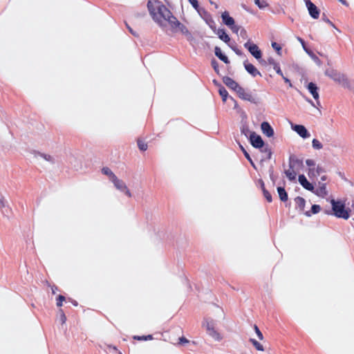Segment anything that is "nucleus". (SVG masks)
<instances>
[{
	"label": "nucleus",
	"mask_w": 354,
	"mask_h": 354,
	"mask_svg": "<svg viewBox=\"0 0 354 354\" xmlns=\"http://www.w3.org/2000/svg\"><path fill=\"white\" fill-rule=\"evenodd\" d=\"M254 3L260 8L264 9L268 6V3L266 0H254Z\"/></svg>",
	"instance_id": "26"
},
{
	"label": "nucleus",
	"mask_w": 354,
	"mask_h": 354,
	"mask_svg": "<svg viewBox=\"0 0 354 354\" xmlns=\"http://www.w3.org/2000/svg\"><path fill=\"white\" fill-rule=\"evenodd\" d=\"M308 89L315 99L317 100L319 98L318 88L315 84L309 83L308 84Z\"/></svg>",
	"instance_id": "18"
},
{
	"label": "nucleus",
	"mask_w": 354,
	"mask_h": 354,
	"mask_svg": "<svg viewBox=\"0 0 354 354\" xmlns=\"http://www.w3.org/2000/svg\"><path fill=\"white\" fill-rule=\"evenodd\" d=\"M286 175L288 179L293 180L296 179V174L292 169H288L286 171Z\"/></svg>",
	"instance_id": "28"
},
{
	"label": "nucleus",
	"mask_w": 354,
	"mask_h": 354,
	"mask_svg": "<svg viewBox=\"0 0 354 354\" xmlns=\"http://www.w3.org/2000/svg\"><path fill=\"white\" fill-rule=\"evenodd\" d=\"M245 155L247 157V158L250 159L249 156H248V154L246 152H245Z\"/></svg>",
	"instance_id": "42"
},
{
	"label": "nucleus",
	"mask_w": 354,
	"mask_h": 354,
	"mask_svg": "<svg viewBox=\"0 0 354 354\" xmlns=\"http://www.w3.org/2000/svg\"><path fill=\"white\" fill-rule=\"evenodd\" d=\"M261 130L262 133L268 138H272L274 136V129L268 122H263L261 123Z\"/></svg>",
	"instance_id": "12"
},
{
	"label": "nucleus",
	"mask_w": 354,
	"mask_h": 354,
	"mask_svg": "<svg viewBox=\"0 0 354 354\" xmlns=\"http://www.w3.org/2000/svg\"><path fill=\"white\" fill-rule=\"evenodd\" d=\"M239 32H240V36L243 39H246L248 37V32L245 28L241 27Z\"/></svg>",
	"instance_id": "33"
},
{
	"label": "nucleus",
	"mask_w": 354,
	"mask_h": 354,
	"mask_svg": "<svg viewBox=\"0 0 354 354\" xmlns=\"http://www.w3.org/2000/svg\"><path fill=\"white\" fill-rule=\"evenodd\" d=\"M200 15L202 16L207 24L212 30L216 28V23L211 15L205 11H203Z\"/></svg>",
	"instance_id": "14"
},
{
	"label": "nucleus",
	"mask_w": 354,
	"mask_h": 354,
	"mask_svg": "<svg viewBox=\"0 0 354 354\" xmlns=\"http://www.w3.org/2000/svg\"><path fill=\"white\" fill-rule=\"evenodd\" d=\"M254 330L257 334V337L259 338V339L260 341H262L263 339V333L261 332V330H259V328L257 326H254Z\"/></svg>",
	"instance_id": "31"
},
{
	"label": "nucleus",
	"mask_w": 354,
	"mask_h": 354,
	"mask_svg": "<svg viewBox=\"0 0 354 354\" xmlns=\"http://www.w3.org/2000/svg\"><path fill=\"white\" fill-rule=\"evenodd\" d=\"M115 185V187L122 192L124 194L125 196L128 197H131L132 194L130 189L128 188L127 185L122 180L118 178L117 177L113 179L112 181Z\"/></svg>",
	"instance_id": "10"
},
{
	"label": "nucleus",
	"mask_w": 354,
	"mask_h": 354,
	"mask_svg": "<svg viewBox=\"0 0 354 354\" xmlns=\"http://www.w3.org/2000/svg\"><path fill=\"white\" fill-rule=\"evenodd\" d=\"M201 327L206 333L216 341H221L223 339L221 333L216 327V322L210 317L203 318Z\"/></svg>",
	"instance_id": "4"
},
{
	"label": "nucleus",
	"mask_w": 354,
	"mask_h": 354,
	"mask_svg": "<svg viewBox=\"0 0 354 354\" xmlns=\"http://www.w3.org/2000/svg\"><path fill=\"white\" fill-rule=\"evenodd\" d=\"M330 214L344 220H347L351 215V209L346 204V201L342 199H331Z\"/></svg>",
	"instance_id": "3"
},
{
	"label": "nucleus",
	"mask_w": 354,
	"mask_h": 354,
	"mask_svg": "<svg viewBox=\"0 0 354 354\" xmlns=\"http://www.w3.org/2000/svg\"><path fill=\"white\" fill-rule=\"evenodd\" d=\"M223 82L229 88L236 91L240 97L244 100H250V95L231 78L224 77Z\"/></svg>",
	"instance_id": "5"
},
{
	"label": "nucleus",
	"mask_w": 354,
	"mask_h": 354,
	"mask_svg": "<svg viewBox=\"0 0 354 354\" xmlns=\"http://www.w3.org/2000/svg\"><path fill=\"white\" fill-rule=\"evenodd\" d=\"M250 142L256 148H261L264 142L261 137L254 132H252L250 135Z\"/></svg>",
	"instance_id": "11"
},
{
	"label": "nucleus",
	"mask_w": 354,
	"mask_h": 354,
	"mask_svg": "<svg viewBox=\"0 0 354 354\" xmlns=\"http://www.w3.org/2000/svg\"><path fill=\"white\" fill-rule=\"evenodd\" d=\"M291 129L303 139H308L310 137V133L304 125L292 124Z\"/></svg>",
	"instance_id": "8"
},
{
	"label": "nucleus",
	"mask_w": 354,
	"mask_h": 354,
	"mask_svg": "<svg viewBox=\"0 0 354 354\" xmlns=\"http://www.w3.org/2000/svg\"><path fill=\"white\" fill-rule=\"evenodd\" d=\"M277 192L281 201H286L288 200V194L283 187H279Z\"/></svg>",
	"instance_id": "22"
},
{
	"label": "nucleus",
	"mask_w": 354,
	"mask_h": 354,
	"mask_svg": "<svg viewBox=\"0 0 354 354\" xmlns=\"http://www.w3.org/2000/svg\"><path fill=\"white\" fill-rule=\"evenodd\" d=\"M189 2L192 5V6L198 10L199 14H201L202 12L198 8V3L197 0H189Z\"/></svg>",
	"instance_id": "32"
},
{
	"label": "nucleus",
	"mask_w": 354,
	"mask_h": 354,
	"mask_svg": "<svg viewBox=\"0 0 354 354\" xmlns=\"http://www.w3.org/2000/svg\"><path fill=\"white\" fill-rule=\"evenodd\" d=\"M320 210L321 207L319 205H313L310 210L304 212V214L306 215L307 216H310L313 214H317L318 212H320Z\"/></svg>",
	"instance_id": "21"
},
{
	"label": "nucleus",
	"mask_w": 354,
	"mask_h": 354,
	"mask_svg": "<svg viewBox=\"0 0 354 354\" xmlns=\"http://www.w3.org/2000/svg\"><path fill=\"white\" fill-rule=\"evenodd\" d=\"M250 342L257 351L261 352L265 351V346L260 341L251 338L250 339Z\"/></svg>",
	"instance_id": "17"
},
{
	"label": "nucleus",
	"mask_w": 354,
	"mask_h": 354,
	"mask_svg": "<svg viewBox=\"0 0 354 354\" xmlns=\"http://www.w3.org/2000/svg\"><path fill=\"white\" fill-rule=\"evenodd\" d=\"M263 195L268 202L272 201V196L268 192L263 190Z\"/></svg>",
	"instance_id": "36"
},
{
	"label": "nucleus",
	"mask_w": 354,
	"mask_h": 354,
	"mask_svg": "<svg viewBox=\"0 0 354 354\" xmlns=\"http://www.w3.org/2000/svg\"><path fill=\"white\" fill-rule=\"evenodd\" d=\"M102 172L103 174L107 176L111 181H113V179L116 178L112 171L108 167L103 168L102 169Z\"/></svg>",
	"instance_id": "24"
},
{
	"label": "nucleus",
	"mask_w": 354,
	"mask_h": 354,
	"mask_svg": "<svg viewBox=\"0 0 354 354\" xmlns=\"http://www.w3.org/2000/svg\"><path fill=\"white\" fill-rule=\"evenodd\" d=\"M213 32L218 37V38L226 44H229L230 41V36L227 34L223 28H215Z\"/></svg>",
	"instance_id": "13"
},
{
	"label": "nucleus",
	"mask_w": 354,
	"mask_h": 354,
	"mask_svg": "<svg viewBox=\"0 0 354 354\" xmlns=\"http://www.w3.org/2000/svg\"><path fill=\"white\" fill-rule=\"evenodd\" d=\"M65 300V298L62 296V295H59L58 296L57 299V305L58 306H62V302Z\"/></svg>",
	"instance_id": "35"
},
{
	"label": "nucleus",
	"mask_w": 354,
	"mask_h": 354,
	"mask_svg": "<svg viewBox=\"0 0 354 354\" xmlns=\"http://www.w3.org/2000/svg\"><path fill=\"white\" fill-rule=\"evenodd\" d=\"M277 72L279 74H281V70H280L279 68H278V69L277 70Z\"/></svg>",
	"instance_id": "41"
},
{
	"label": "nucleus",
	"mask_w": 354,
	"mask_h": 354,
	"mask_svg": "<svg viewBox=\"0 0 354 354\" xmlns=\"http://www.w3.org/2000/svg\"><path fill=\"white\" fill-rule=\"evenodd\" d=\"M326 72H328L332 75H337L336 74L339 73V72H337L335 70H328Z\"/></svg>",
	"instance_id": "38"
},
{
	"label": "nucleus",
	"mask_w": 354,
	"mask_h": 354,
	"mask_svg": "<svg viewBox=\"0 0 354 354\" xmlns=\"http://www.w3.org/2000/svg\"><path fill=\"white\" fill-rule=\"evenodd\" d=\"M41 157L48 162H52L53 160V156H50V154H42Z\"/></svg>",
	"instance_id": "34"
},
{
	"label": "nucleus",
	"mask_w": 354,
	"mask_h": 354,
	"mask_svg": "<svg viewBox=\"0 0 354 354\" xmlns=\"http://www.w3.org/2000/svg\"><path fill=\"white\" fill-rule=\"evenodd\" d=\"M304 1L306 4L310 16L314 19H319L321 12L318 7L315 5L310 0H304Z\"/></svg>",
	"instance_id": "7"
},
{
	"label": "nucleus",
	"mask_w": 354,
	"mask_h": 354,
	"mask_svg": "<svg viewBox=\"0 0 354 354\" xmlns=\"http://www.w3.org/2000/svg\"><path fill=\"white\" fill-rule=\"evenodd\" d=\"M328 24H329L330 26L333 27L334 28H336V27H335V24H334L333 23H332V22H331V21H328Z\"/></svg>",
	"instance_id": "39"
},
{
	"label": "nucleus",
	"mask_w": 354,
	"mask_h": 354,
	"mask_svg": "<svg viewBox=\"0 0 354 354\" xmlns=\"http://www.w3.org/2000/svg\"><path fill=\"white\" fill-rule=\"evenodd\" d=\"M306 171L308 178L313 180L321 176L320 180L317 183H313L304 174H299L298 176V182L305 189L314 193L317 196L321 198L326 197L329 194L326 183L328 178L325 174L322 175L323 169L315 160L311 159L306 160Z\"/></svg>",
	"instance_id": "1"
},
{
	"label": "nucleus",
	"mask_w": 354,
	"mask_h": 354,
	"mask_svg": "<svg viewBox=\"0 0 354 354\" xmlns=\"http://www.w3.org/2000/svg\"><path fill=\"white\" fill-rule=\"evenodd\" d=\"M328 24H329L330 26L333 27L334 28H336V27H335V24H334L333 23H332V22H331V21H328Z\"/></svg>",
	"instance_id": "40"
},
{
	"label": "nucleus",
	"mask_w": 354,
	"mask_h": 354,
	"mask_svg": "<svg viewBox=\"0 0 354 354\" xmlns=\"http://www.w3.org/2000/svg\"><path fill=\"white\" fill-rule=\"evenodd\" d=\"M299 41L301 44L302 47L304 49V50L310 56V57L314 60V62L317 65L320 66L321 65V61L318 58V57L316 55H315L313 53H312L309 49L307 48V47L306 46V44H305L304 41L302 39L299 38Z\"/></svg>",
	"instance_id": "15"
},
{
	"label": "nucleus",
	"mask_w": 354,
	"mask_h": 354,
	"mask_svg": "<svg viewBox=\"0 0 354 354\" xmlns=\"http://www.w3.org/2000/svg\"><path fill=\"white\" fill-rule=\"evenodd\" d=\"M272 47L279 55H281V46L277 42H272Z\"/></svg>",
	"instance_id": "27"
},
{
	"label": "nucleus",
	"mask_w": 354,
	"mask_h": 354,
	"mask_svg": "<svg viewBox=\"0 0 354 354\" xmlns=\"http://www.w3.org/2000/svg\"><path fill=\"white\" fill-rule=\"evenodd\" d=\"M245 70L251 74L253 77L259 76L261 77V73L259 71V70L252 64H250L248 62H245L244 64Z\"/></svg>",
	"instance_id": "16"
},
{
	"label": "nucleus",
	"mask_w": 354,
	"mask_h": 354,
	"mask_svg": "<svg viewBox=\"0 0 354 354\" xmlns=\"http://www.w3.org/2000/svg\"><path fill=\"white\" fill-rule=\"evenodd\" d=\"M138 148L141 150V151H146L147 149V144L146 142H145L144 141L142 140H138Z\"/></svg>",
	"instance_id": "30"
},
{
	"label": "nucleus",
	"mask_w": 354,
	"mask_h": 354,
	"mask_svg": "<svg viewBox=\"0 0 354 354\" xmlns=\"http://www.w3.org/2000/svg\"><path fill=\"white\" fill-rule=\"evenodd\" d=\"M326 74L328 76H329L331 78H333L334 80H335V81H337L338 82H340V83H342V82H345L346 80V77L343 74H342L340 73H339L338 74H336L337 75H332L328 72H326Z\"/></svg>",
	"instance_id": "20"
},
{
	"label": "nucleus",
	"mask_w": 354,
	"mask_h": 354,
	"mask_svg": "<svg viewBox=\"0 0 354 354\" xmlns=\"http://www.w3.org/2000/svg\"><path fill=\"white\" fill-rule=\"evenodd\" d=\"M221 18L223 23L229 27L234 33H239V30L241 29V26L236 24L235 19L230 16L228 11L222 12L221 13Z\"/></svg>",
	"instance_id": "6"
},
{
	"label": "nucleus",
	"mask_w": 354,
	"mask_h": 354,
	"mask_svg": "<svg viewBox=\"0 0 354 354\" xmlns=\"http://www.w3.org/2000/svg\"><path fill=\"white\" fill-rule=\"evenodd\" d=\"M219 94L221 96L223 101L224 102H225L227 100V98L228 97V93H227V91L224 88H219Z\"/></svg>",
	"instance_id": "29"
},
{
	"label": "nucleus",
	"mask_w": 354,
	"mask_h": 354,
	"mask_svg": "<svg viewBox=\"0 0 354 354\" xmlns=\"http://www.w3.org/2000/svg\"><path fill=\"white\" fill-rule=\"evenodd\" d=\"M312 146L316 150H320L323 148V144L321 140L314 138L312 141Z\"/></svg>",
	"instance_id": "25"
},
{
	"label": "nucleus",
	"mask_w": 354,
	"mask_h": 354,
	"mask_svg": "<svg viewBox=\"0 0 354 354\" xmlns=\"http://www.w3.org/2000/svg\"><path fill=\"white\" fill-rule=\"evenodd\" d=\"M339 1H341L342 3H345V1L344 0H339Z\"/></svg>",
	"instance_id": "43"
},
{
	"label": "nucleus",
	"mask_w": 354,
	"mask_h": 354,
	"mask_svg": "<svg viewBox=\"0 0 354 354\" xmlns=\"http://www.w3.org/2000/svg\"><path fill=\"white\" fill-rule=\"evenodd\" d=\"M215 54L218 57H219L224 62H225V63L228 62L227 57L225 55L223 54L220 48H218V47L215 48Z\"/></svg>",
	"instance_id": "23"
},
{
	"label": "nucleus",
	"mask_w": 354,
	"mask_h": 354,
	"mask_svg": "<svg viewBox=\"0 0 354 354\" xmlns=\"http://www.w3.org/2000/svg\"><path fill=\"white\" fill-rule=\"evenodd\" d=\"M1 202H2V201H1V199L0 198V203H1Z\"/></svg>",
	"instance_id": "44"
},
{
	"label": "nucleus",
	"mask_w": 354,
	"mask_h": 354,
	"mask_svg": "<svg viewBox=\"0 0 354 354\" xmlns=\"http://www.w3.org/2000/svg\"><path fill=\"white\" fill-rule=\"evenodd\" d=\"M244 46L257 59L261 58L262 53L257 44L249 41L244 44Z\"/></svg>",
	"instance_id": "9"
},
{
	"label": "nucleus",
	"mask_w": 354,
	"mask_h": 354,
	"mask_svg": "<svg viewBox=\"0 0 354 354\" xmlns=\"http://www.w3.org/2000/svg\"><path fill=\"white\" fill-rule=\"evenodd\" d=\"M148 8L153 19L160 26L172 30L181 29L180 24L158 0H149Z\"/></svg>",
	"instance_id": "2"
},
{
	"label": "nucleus",
	"mask_w": 354,
	"mask_h": 354,
	"mask_svg": "<svg viewBox=\"0 0 354 354\" xmlns=\"http://www.w3.org/2000/svg\"><path fill=\"white\" fill-rule=\"evenodd\" d=\"M152 337L151 335L147 336V337H138V339L139 340H148L151 339Z\"/></svg>",
	"instance_id": "37"
},
{
	"label": "nucleus",
	"mask_w": 354,
	"mask_h": 354,
	"mask_svg": "<svg viewBox=\"0 0 354 354\" xmlns=\"http://www.w3.org/2000/svg\"><path fill=\"white\" fill-rule=\"evenodd\" d=\"M295 201L297 207L299 208L301 211H302L304 213V212H306L304 210V207H305V204H306L305 199L303 198L302 197L298 196L295 199Z\"/></svg>",
	"instance_id": "19"
}]
</instances>
